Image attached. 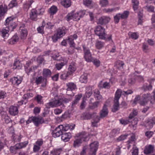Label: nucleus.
Masks as SVG:
<instances>
[{
    "label": "nucleus",
    "instance_id": "obj_1",
    "mask_svg": "<svg viewBox=\"0 0 155 155\" xmlns=\"http://www.w3.org/2000/svg\"><path fill=\"white\" fill-rule=\"evenodd\" d=\"M11 18H8L6 19L5 25H7L8 24V26L3 28L1 31L2 36L4 38L5 37H8V32L9 30L13 31L16 27L15 22H14L12 20H11Z\"/></svg>",
    "mask_w": 155,
    "mask_h": 155
},
{
    "label": "nucleus",
    "instance_id": "obj_2",
    "mask_svg": "<svg viewBox=\"0 0 155 155\" xmlns=\"http://www.w3.org/2000/svg\"><path fill=\"white\" fill-rule=\"evenodd\" d=\"M78 138L74 141V147H76L80 146L82 141H86L88 140L87 134L84 132H83L78 134Z\"/></svg>",
    "mask_w": 155,
    "mask_h": 155
},
{
    "label": "nucleus",
    "instance_id": "obj_3",
    "mask_svg": "<svg viewBox=\"0 0 155 155\" xmlns=\"http://www.w3.org/2000/svg\"><path fill=\"white\" fill-rule=\"evenodd\" d=\"M94 32L95 34L98 36L100 39H105L107 34L105 33V29L102 27L98 26L96 27Z\"/></svg>",
    "mask_w": 155,
    "mask_h": 155
},
{
    "label": "nucleus",
    "instance_id": "obj_4",
    "mask_svg": "<svg viewBox=\"0 0 155 155\" xmlns=\"http://www.w3.org/2000/svg\"><path fill=\"white\" fill-rule=\"evenodd\" d=\"M83 48L84 53V57L85 60L87 62H91L92 61V58L90 50L84 45H83Z\"/></svg>",
    "mask_w": 155,
    "mask_h": 155
},
{
    "label": "nucleus",
    "instance_id": "obj_5",
    "mask_svg": "<svg viewBox=\"0 0 155 155\" xmlns=\"http://www.w3.org/2000/svg\"><path fill=\"white\" fill-rule=\"evenodd\" d=\"M151 96L149 93L143 94L142 98H141L139 101V104L142 106L146 105L149 100L151 99Z\"/></svg>",
    "mask_w": 155,
    "mask_h": 155
},
{
    "label": "nucleus",
    "instance_id": "obj_6",
    "mask_svg": "<svg viewBox=\"0 0 155 155\" xmlns=\"http://www.w3.org/2000/svg\"><path fill=\"white\" fill-rule=\"evenodd\" d=\"M66 94L68 95H72V91L77 89L76 84L73 82H69L67 83Z\"/></svg>",
    "mask_w": 155,
    "mask_h": 155
},
{
    "label": "nucleus",
    "instance_id": "obj_7",
    "mask_svg": "<svg viewBox=\"0 0 155 155\" xmlns=\"http://www.w3.org/2000/svg\"><path fill=\"white\" fill-rule=\"evenodd\" d=\"M90 150L89 155H96V152L97 150L98 143L97 141H94L90 144Z\"/></svg>",
    "mask_w": 155,
    "mask_h": 155
},
{
    "label": "nucleus",
    "instance_id": "obj_8",
    "mask_svg": "<svg viewBox=\"0 0 155 155\" xmlns=\"http://www.w3.org/2000/svg\"><path fill=\"white\" fill-rule=\"evenodd\" d=\"M155 124V117L149 119L145 121L143 126L145 127L147 129H150L152 128L153 125Z\"/></svg>",
    "mask_w": 155,
    "mask_h": 155
},
{
    "label": "nucleus",
    "instance_id": "obj_9",
    "mask_svg": "<svg viewBox=\"0 0 155 155\" xmlns=\"http://www.w3.org/2000/svg\"><path fill=\"white\" fill-rule=\"evenodd\" d=\"M62 126H58L53 131L52 134L53 137H58L61 135L63 132L61 130L63 128Z\"/></svg>",
    "mask_w": 155,
    "mask_h": 155
},
{
    "label": "nucleus",
    "instance_id": "obj_10",
    "mask_svg": "<svg viewBox=\"0 0 155 155\" xmlns=\"http://www.w3.org/2000/svg\"><path fill=\"white\" fill-rule=\"evenodd\" d=\"M108 113V110L107 106L104 104L100 113V115L101 119L106 117L107 116Z\"/></svg>",
    "mask_w": 155,
    "mask_h": 155
},
{
    "label": "nucleus",
    "instance_id": "obj_11",
    "mask_svg": "<svg viewBox=\"0 0 155 155\" xmlns=\"http://www.w3.org/2000/svg\"><path fill=\"white\" fill-rule=\"evenodd\" d=\"M38 15L37 10L34 9H32L30 13V18L33 21H36L37 20Z\"/></svg>",
    "mask_w": 155,
    "mask_h": 155
},
{
    "label": "nucleus",
    "instance_id": "obj_12",
    "mask_svg": "<svg viewBox=\"0 0 155 155\" xmlns=\"http://www.w3.org/2000/svg\"><path fill=\"white\" fill-rule=\"evenodd\" d=\"M44 122V119L41 117H33V122L37 127L40 124H41Z\"/></svg>",
    "mask_w": 155,
    "mask_h": 155
},
{
    "label": "nucleus",
    "instance_id": "obj_13",
    "mask_svg": "<svg viewBox=\"0 0 155 155\" xmlns=\"http://www.w3.org/2000/svg\"><path fill=\"white\" fill-rule=\"evenodd\" d=\"M61 135V139L64 142L68 141L72 137L71 134L69 132L64 133L63 132Z\"/></svg>",
    "mask_w": 155,
    "mask_h": 155
},
{
    "label": "nucleus",
    "instance_id": "obj_14",
    "mask_svg": "<svg viewBox=\"0 0 155 155\" xmlns=\"http://www.w3.org/2000/svg\"><path fill=\"white\" fill-rule=\"evenodd\" d=\"M154 79L153 78L150 80V84L149 85L144 84L142 87V90L144 91L151 90L152 88V86L151 84V82L152 81H154Z\"/></svg>",
    "mask_w": 155,
    "mask_h": 155
},
{
    "label": "nucleus",
    "instance_id": "obj_15",
    "mask_svg": "<svg viewBox=\"0 0 155 155\" xmlns=\"http://www.w3.org/2000/svg\"><path fill=\"white\" fill-rule=\"evenodd\" d=\"M110 20V18L109 17L103 16L99 18L97 23L102 25L108 23Z\"/></svg>",
    "mask_w": 155,
    "mask_h": 155
},
{
    "label": "nucleus",
    "instance_id": "obj_16",
    "mask_svg": "<svg viewBox=\"0 0 155 155\" xmlns=\"http://www.w3.org/2000/svg\"><path fill=\"white\" fill-rule=\"evenodd\" d=\"M9 112L11 115L15 116L18 114V110L16 107L12 106L9 108Z\"/></svg>",
    "mask_w": 155,
    "mask_h": 155
},
{
    "label": "nucleus",
    "instance_id": "obj_17",
    "mask_svg": "<svg viewBox=\"0 0 155 155\" xmlns=\"http://www.w3.org/2000/svg\"><path fill=\"white\" fill-rule=\"evenodd\" d=\"M154 149V146L151 145H149L146 146L144 150L145 154H148L153 152Z\"/></svg>",
    "mask_w": 155,
    "mask_h": 155
},
{
    "label": "nucleus",
    "instance_id": "obj_18",
    "mask_svg": "<svg viewBox=\"0 0 155 155\" xmlns=\"http://www.w3.org/2000/svg\"><path fill=\"white\" fill-rule=\"evenodd\" d=\"M76 70L75 63L74 62L71 63V64L69 66L68 68V71L67 73L69 74V75L71 74L74 72Z\"/></svg>",
    "mask_w": 155,
    "mask_h": 155
},
{
    "label": "nucleus",
    "instance_id": "obj_19",
    "mask_svg": "<svg viewBox=\"0 0 155 155\" xmlns=\"http://www.w3.org/2000/svg\"><path fill=\"white\" fill-rule=\"evenodd\" d=\"M42 74L44 77L45 78H49L51 75V72L49 69L45 68L43 70Z\"/></svg>",
    "mask_w": 155,
    "mask_h": 155
},
{
    "label": "nucleus",
    "instance_id": "obj_20",
    "mask_svg": "<svg viewBox=\"0 0 155 155\" xmlns=\"http://www.w3.org/2000/svg\"><path fill=\"white\" fill-rule=\"evenodd\" d=\"M20 36L21 39H23L25 38L27 35L28 32L27 30L21 27H20Z\"/></svg>",
    "mask_w": 155,
    "mask_h": 155
},
{
    "label": "nucleus",
    "instance_id": "obj_21",
    "mask_svg": "<svg viewBox=\"0 0 155 155\" xmlns=\"http://www.w3.org/2000/svg\"><path fill=\"white\" fill-rule=\"evenodd\" d=\"M7 6L5 5H0V17L3 16L7 12Z\"/></svg>",
    "mask_w": 155,
    "mask_h": 155
},
{
    "label": "nucleus",
    "instance_id": "obj_22",
    "mask_svg": "<svg viewBox=\"0 0 155 155\" xmlns=\"http://www.w3.org/2000/svg\"><path fill=\"white\" fill-rule=\"evenodd\" d=\"M20 149L17 144L13 146H11L10 148V152L13 154L17 153L18 150Z\"/></svg>",
    "mask_w": 155,
    "mask_h": 155
},
{
    "label": "nucleus",
    "instance_id": "obj_23",
    "mask_svg": "<svg viewBox=\"0 0 155 155\" xmlns=\"http://www.w3.org/2000/svg\"><path fill=\"white\" fill-rule=\"evenodd\" d=\"M114 103L113 107L112 109V111L113 112H115L119 109V104L118 101L115 100H114Z\"/></svg>",
    "mask_w": 155,
    "mask_h": 155
},
{
    "label": "nucleus",
    "instance_id": "obj_24",
    "mask_svg": "<svg viewBox=\"0 0 155 155\" xmlns=\"http://www.w3.org/2000/svg\"><path fill=\"white\" fill-rule=\"evenodd\" d=\"M121 94L124 95V94L123 93L121 89H118L115 94L114 100L119 101Z\"/></svg>",
    "mask_w": 155,
    "mask_h": 155
},
{
    "label": "nucleus",
    "instance_id": "obj_25",
    "mask_svg": "<svg viewBox=\"0 0 155 155\" xmlns=\"http://www.w3.org/2000/svg\"><path fill=\"white\" fill-rule=\"evenodd\" d=\"M61 3L62 5L65 8L69 7L71 5V1L70 0H63Z\"/></svg>",
    "mask_w": 155,
    "mask_h": 155
},
{
    "label": "nucleus",
    "instance_id": "obj_26",
    "mask_svg": "<svg viewBox=\"0 0 155 155\" xmlns=\"http://www.w3.org/2000/svg\"><path fill=\"white\" fill-rule=\"evenodd\" d=\"M58 36L60 38L65 34V32L64 29L62 28H59L56 33Z\"/></svg>",
    "mask_w": 155,
    "mask_h": 155
},
{
    "label": "nucleus",
    "instance_id": "obj_27",
    "mask_svg": "<svg viewBox=\"0 0 155 155\" xmlns=\"http://www.w3.org/2000/svg\"><path fill=\"white\" fill-rule=\"evenodd\" d=\"M68 61L65 60L63 62H61L60 63H58L55 65V67L58 70L61 69L62 67L65 65L67 64Z\"/></svg>",
    "mask_w": 155,
    "mask_h": 155
},
{
    "label": "nucleus",
    "instance_id": "obj_28",
    "mask_svg": "<svg viewBox=\"0 0 155 155\" xmlns=\"http://www.w3.org/2000/svg\"><path fill=\"white\" fill-rule=\"evenodd\" d=\"M22 79L21 78H18V77H15L12 79V83L14 84L18 85L21 83Z\"/></svg>",
    "mask_w": 155,
    "mask_h": 155
},
{
    "label": "nucleus",
    "instance_id": "obj_29",
    "mask_svg": "<svg viewBox=\"0 0 155 155\" xmlns=\"http://www.w3.org/2000/svg\"><path fill=\"white\" fill-rule=\"evenodd\" d=\"M94 95L95 98L97 100L101 99L102 97V96L100 94L99 90L97 89H96L94 90Z\"/></svg>",
    "mask_w": 155,
    "mask_h": 155
},
{
    "label": "nucleus",
    "instance_id": "obj_30",
    "mask_svg": "<svg viewBox=\"0 0 155 155\" xmlns=\"http://www.w3.org/2000/svg\"><path fill=\"white\" fill-rule=\"evenodd\" d=\"M13 66L14 68H17L18 69H21L22 67V64L19 60H16L15 61Z\"/></svg>",
    "mask_w": 155,
    "mask_h": 155
},
{
    "label": "nucleus",
    "instance_id": "obj_31",
    "mask_svg": "<svg viewBox=\"0 0 155 155\" xmlns=\"http://www.w3.org/2000/svg\"><path fill=\"white\" fill-rule=\"evenodd\" d=\"M92 118L94 121H99L101 119L100 116L97 115L96 112H93L92 113Z\"/></svg>",
    "mask_w": 155,
    "mask_h": 155
},
{
    "label": "nucleus",
    "instance_id": "obj_32",
    "mask_svg": "<svg viewBox=\"0 0 155 155\" xmlns=\"http://www.w3.org/2000/svg\"><path fill=\"white\" fill-rule=\"evenodd\" d=\"M104 44L103 42L98 41L96 43L95 46L97 49H100L104 47Z\"/></svg>",
    "mask_w": 155,
    "mask_h": 155
},
{
    "label": "nucleus",
    "instance_id": "obj_33",
    "mask_svg": "<svg viewBox=\"0 0 155 155\" xmlns=\"http://www.w3.org/2000/svg\"><path fill=\"white\" fill-rule=\"evenodd\" d=\"M87 75L85 74L82 75L80 78V81L81 83H86L87 82Z\"/></svg>",
    "mask_w": 155,
    "mask_h": 155
},
{
    "label": "nucleus",
    "instance_id": "obj_34",
    "mask_svg": "<svg viewBox=\"0 0 155 155\" xmlns=\"http://www.w3.org/2000/svg\"><path fill=\"white\" fill-rule=\"evenodd\" d=\"M62 151L61 148L54 149L51 152V153L54 155H59Z\"/></svg>",
    "mask_w": 155,
    "mask_h": 155
},
{
    "label": "nucleus",
    "instance_id": "obj_35",
    "mask_svg": "<svg viewBox=\"0 0 155 155\" xmlns=\"http://www.w3.org/2000/svg\"><path fill=\"white\" fill-rule=\"evenodd\" d=\"M45 106L46 109H45V110L46 109H49L51 107H55L54 101L50 102L49 103L46 104H45Z\"/></svg>",
    "mask_w": 155,
    "mask_h": 155
},
{
    "label": "nucleus",
    "instance_id": "obj_36",
    "mask_svg": "<svg viewBox=\"0 0 155 155\" xmlns=\"http://www.w3.org/2000/svg\"><path fill=\"white\" fill-rule=\"evenodd\" d=\"M45 24V21H43L42 22V25L41 27H39L37 28V31L38 33L42 34L44 33L43 29Z\"/></svg>",
    "mask_w": 155,
    "mask_h": 155
},
{
    "label": "nucleus",
    "instance_id": "obj_37",
    "mask_svg": "<svg viewBox=\"0 0 155 155\" xmlns=\"http://www.w3.org/2000/svg\"><path fill=\"white\" fill-rule=\"evenodd\" d=\"M28 143V141H25L23 142L20 143H17V144L20 148L21 149L25 147H26Z\"/></svg>",
    "mask_w": 155,
    "mask_h": 155
},
{
    "label": "nucleus",
    "instance_id": "obj_38",
    "mask_svg": "<svg viewBox=\"0 0 155 155\" xmlns=\"http://www.w3.org/2000/svg\"><path fill=\"white\" fill-rule=\"evenodd\" d=\"M132 150V155H138V149L135 145H134L133 146Z\"/></svg>",
    "mask_w": 155,
    "mask_h": 155
},
{
    "label": "nucleus",
    "instance_id": "obj_39",
    "mask_svg": "<svg viewBox=\"0 0 155 155\" xmlns=\"http://www.w3.org/2000/svg\"><path fill=\"white\" fill-rule=\"evenodd\" d=\"M33 2L34 1L33 0H30L26 2V3L24 4V7L28 9L31 7V5Z\"/></svg>",
    "mask_w": 155,
    "mask_h": 155
},
{
    "label": "nucleus",
    "instance_id": "obj_40",
    "mask_svg": "<svg viewBox=\"0 0 155 155\" xmlns=\"http://www.w3.org/2000/svg\"><path fill=\"white\" fill-rule=\"evenodd\" d=\"M129 36L132 38L134 39H137L138 38V35L135 32H129Z\"/></svg>",
    "mask_w": 155,
    "mask_h": 155
},
{
    "label": "nucleus",
    "instance_id": "obj_41",
    "mask_svg": "<svg viewBox=\"0 0 155 155\" xmlns=\"http://www.w3.org/2000/svg\"><path fill=\"white\" fill-rule=\"evenodd\" d=\"M133 7L134 10H136L138 8L139 2L137 0H132Z\"/></svg>",
    "mask_w": 155,
    "mask_h": 155
},
{
    "label": "nucleus",
    "instance_id": "obj_42",
    "mask_svg": "<svg viewBox=\"0 0 155 155\" xmlns=\"http://www.w3.org/2000/svg\"><path fill=\"white\" fill-rule=\"evenodd\" d=\"M51 57L53 58V60H54L59 61L61 60V57L58 53L55 54H53V55L51 56Z\"/></svg>",
    "mask_w": 155,
    "mask_h": 155
},
{
    "label": "nucleus",
    "instance_id": "obj_43",
    "mask_svg": "<svg viewBox=\"0 0 155 155\" xmlns=\"http://www.w3.org/2000/svg\"><path fill=\"white\" fill-rule=\"evenodd\" d=\"M129 12L127 11H124L123 14H120V18L122 19L126 18L128 16Z\"/></svg>",
    "mask_w": 155,
    "mask_h": 155
},
{
    "label": "nucleus",
    "instance_id": "obj_44",
    "mask_svg": "<svg viewBox=\"0 0 155 155\" xmlns=\"http://www.w3.org/2000/svg\"><path fill=\"white\" fill-rule=\"evenodd\" d=\"M4 119V120L6 124L9 123L11 121L10 118L6 114H5L2 116Z\"/></svg>",
    "mask_w": 155,
    "mask_h": 155
},
{
    "label": "nucleus",
    "instance_id": "obj_45",
    "mask_svg": "<svg viewBox=\"0 0 155 155\" xmlns=\"http://www.w3.org/2000/svg\"><path fill=\"white\" fill-rule=\"evenodd\" d=\"M17 0H12L11 1L10 3L9 4V6L10 8H12L17 5L18 4Z\"/></svg>",
    "mask_w": 155,
    "mask_h": 155
},
{
    "label": "nucleus",
    "instance_id": "obj_46",
    "mask_svg": "<svg viewBox=\"0 0 155 155\" xmlns=\"http://www.w3.org/2000/svg\"><path fill=\"white\" fill-rule=\"evenodd\" d=\"M50 10L51 14L54 15L57 12V8L56 6H53L50 8Z\"/></svg>",
    "mask_w": 155,
    "mask_h": 155
},
{
    "label": "nucleus",
    "instance_id": "obj_47",
    "mask_svg": "<svg viewBox=\"0 0 155 155\" xmlns=\"http://www.w3.org/2000/svg\"><path fill=\"white\" fill-rule=\"evenodd\" d=\"M18 37L16 35L13 36L11 39V42L12 44H14L16 42L18 41Z\"/></svg>",
    "mask_w": 155,
    "mask_h": 155
},
{
    "label": "nucleus",
    "instance_id": "obj_48",
    "mask_svg": "<svg viewBox=\"0 0 155 155\" xmlns=\"http://www.w3.org/2000/svg\"><path fill=\"white\" fill-rule=\"evenodd\" d=\"M78 12H77L76 13L74 14V12H73V20L75 21L79 20L81 18Z\"/></svg>",
    "mask_w": 155,
    "mask_h": 155
},
{
    "label": "nucleus",
    "instance_id": "obj_49",
    "mask_svg": "<svg viewBox=\"0 0 155 155\" xmlns=\"http://www.w3.org/2000/svg\"><path fill=\"white\" fill-rule=\"evenodd\" d=\"M100 3L102 7L106 6L108 4V0H100Z\"/></svg>",
    "mask_w": 155,
    "mask_h": 155
},
{
    "label": "nucleus",
    "instance_id": "obj_50",
    "mask_svg": "<svg viewBox=\"0 0 155 155\" xmlns=\"http://www.w3.org/2000/svg\"><path fill=\"white\" fill-rule=\"evenodd\" d=\"M66 18L67 20L68 21L72 19H73V12H71L68 13L66 16Z\"/></svg>",
    "mask_w": 155,
    "mask_h": 155
},
{
    "label": "nucleus",
    "instance_id": "obj_51",
    "mask_svg": "<svg viewBox=\"0 0 155 155\" xmlns=\"http://www.w3.org/2000/svg\"><path fill=\"white\" fill-rule=\"evenodd\" d=\"M114 21L115 23H117L119 21L120 18V14L118 13L114 17Z\"/></svg>",
    "mask_w": 155,
    "mask_h": 155
},
{
    "label": "nucleus",
    "instance_id": "obj_52",
    "mask_svg": "<svg viewBox=\"0 0 155 155\" xmlns=\"http://www.w3.org/2000/svg\"><path fill=\"white\" fill-rule=\"evenodd\" d=\"M62 100H61V99H59L58 100H56L54 101V104L55 106V107H57L59 106H60L61 105H62Z\"/></svg>",
    "mask_w": 155,
    "mask_h": 155
},
{
    "label": "nucleus",
    "instance_id": "obj_53",
    "mask_svg": "<svg viewBox=\"0 0 155 155\" xmlns=\"http://www.w3.org/2000/svg\"><path fill=\"white\" fill-rule=\"evenodd\" d=\"M116 10V8H105L104 9L103 11L106 13H111L115 11Z\"/></svg>",
    "mask_w": 155,
    "mask_h": 155
},
{
    "label": "nucleus",
    "instance_id": "obj_54",
    "mask_svg": "<svg viewBox=\"0 0 155 155\" xmlns=\"http://www.w3.org/2000/svg\"><path fill=\"white\" fill-rule=\"evenodd\" d=\"M128 135V134L122 135L117 138V140L118 141L124 140L126 138Z\"/></svg>",
    "mask_w": 155,
    "mask_h": 155
},
{
    "label": "nucleus",
    "instance_id": "obj_55",
    "mask_svg": "<svg viewBox=\"0 0 155 155\" xmlns=\"http://www.w3.org/2000/svg\"><path fill=\"white\" fill-rule=\"evenodd\" d=\"M99 103V102L98 101H96L94 103L92 104V105L90 106V108L91 109H94L97 108L98 106Z\"/></svg>",
    "mask_w": 155,
    "mask_h": 155
},
{
    "label": "nucleus",
    "instance_id": "obj_56",
    "mask_svg": "<svg viewBox=\"0 0 155 155\" xmlns=\"http://www.w3.org/2000/svg\"><path fill=\"white\" fill-rule=\"evenodd\" d=\"M42 97L40 95H37L35 97V99L37 100L38 103L41 104L42 102Z\"/></svg>",
    "mask_w": 155,
    "mask_h": 155
},
{
    "label": "nucleus",
    "instance_id": "obj_57",
    "mask_svg": "<svg viewBox=\"0 0 155 155\" xmlns=\"http://www.w3.org/2000/svg\"><path fill=\"white\" fill-rule=\"evenodd\" d=\"M92 61L94 64L97 67H98L100 65V61L98 59H92V61Z\"/></svg>",
    "mask_w": 155,
    "mask_h": 155
},
{
    "label": "nucleus",
    "instance_id": "obj_58",
    "mask_svg": "<svg viewBox=\"0 0 155 155\" xmlns=\"http://www.w3.org/2000/svg\"><path fill=\"white\" fill-rule=\"evenodd\" d=\"M120 123L124 125H126L128 124L130 122L129 120L127 119H120Z\"/></svg>",
    "mask_w": 155,
    "mask_h": 155
},
{
    "label": "nucleus",
    "instance_id": "obj_59",
    "mask_svg": "<svg viewBox=\"0 0 155 155\" xmlns=\"http://www.w3.org/2000/svg\"><path fill=\"white\" fill-rule=\"evenodd\" d=\"M60 126H62L63 128H61V130L62 132L63 131H65L68 130L69 129V127L68 125V124H65L64 125H60Z\"/></svg>",
    "mask_w": 155,
    "mask_h": 155
},
{
    "label": "nucleus",
    "instance_id": "obj_60",
    "mask_svg": "<svg viewBox=\"0 0 155 155\" xmlns=\"http://www.w3.org/2000/svg\"><path fill=\"white\" fill-rule=\"evenodd\" d=\"M69 40V44L70 45V47H75V44L73 41V39L72 38H68Z\"/></svg>",
    "mask_w": 155,
    "mask_h": 155
},
{
    "label": "nucleus",
    "instance_id": "obj_61",
    "mask_svg": "<svg viewBox=\"0 0 155 155\" xmlns=\"http://www.w3.org/2000/svg\"><path fill=\"white\" fill-rule=\"evenodd\" d=\"M153 134V132L152 131H147L145 133V135L148 138H150Z\"/></svg>",
    "mask_w": 155,
    "mask_h": 155
},
{
    "label": "nucleus",
    "instance_id": "obj_62",
    "mask_svg": "<svg viewBox=\"0 0 155 155\" xmlns=\"http://www.w3.org/2000/svg\"><path fill=\"white\" fill-rule=\"evenodd\" d=\"M92 118V113H87L84 116V119L85 120H89Z\"/></svg>",
    "mask_w": 155,
    "mask_h": 155
},
{
    "label": "nucleus",
    "instance_id": "obj_63",
    "mask_svg": "<svg viewBox=\"0 0 155 155\" xmlns=\"http://www.w3.org/2000/svg\"><path fill=\"white\" fill-rule=\"evenodd\" d=\"M59 38H60L56 34H54L53 36H52V41L54 42H56L58 40Z\"/></svg>",
    "mask_w": 155,
    "mask_h": 155
},
{
    "label": "nucleus",
    "instance_id": "obj_64",
    "mask_svg": "<svg viewBox=\"0 0 155 155\" xmlns=\"http://www.w3.org/2000/svg\"><path fill=\"white\" fill-rule=\"evenodd\" d=\"M43 80L42 77L41 76L36 78L35 82L37 84H40Z\"/></svg>",
    "mask_w": 155,
    "mask_h": 155
}]
</instances>
